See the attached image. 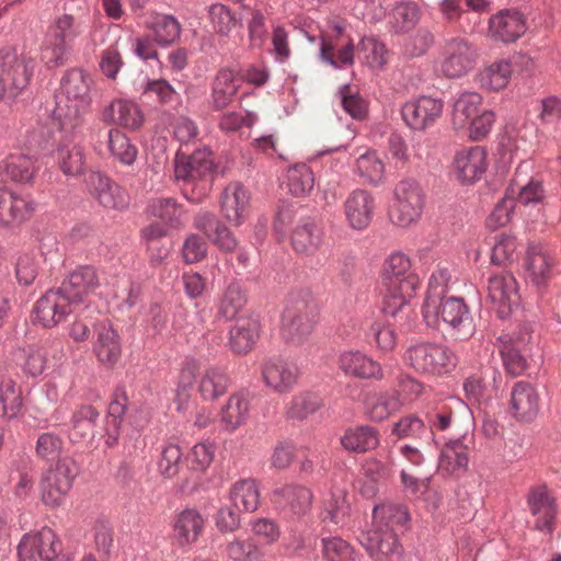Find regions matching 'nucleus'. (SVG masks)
Returning a JSON list of instances; mask_svg holds the SVG:
<instances>
[{
	"mask_svg": "<svg viewBox=\"0 0 561 561\" xmlns=\"http://www.w3.org/2000/svg\"><path fill=\"white\" fill-rule=\"evenodd\" d=\"M373 517L376 525L359 535L360 545L377 561L400 554L398 534L404 533L409 527L410 513L408 508L394 503L375 505Z\"/></svg>",
	"mask_w": 561,
	"mask_h": 561,
	"instance_id": "f257e3e1",
	"label": "nucleus"
},
{
	"mask_svg": "<svg viewBox=\"0 0 561 561\" xmlns=\"http://www.w3.org/2000/svg\"><path fill=\"white\" fill-rule=\"evenodd\" d=\"M382 283L386 291L381 311L392 318L403 310L420 287V278L411 270L410 259L401 252L392 253L385 261Z\"/></svg>",
	"mask_w": 561,
	"mask_h": 561,
	"instance_id": "f03ea898",
	"label": "nucleus"
},
{
	"mask_svg": "<svg viewBox=\"0 0 561 561\" xmlns=\"http://www.w3.org/2000/svg\"><path fill=\"white\" fill-rule=\"evenodd\" d=\"M444 289L430 283V289L422 306V313L427 325H436L440 319L456 340H467L474 334L476 324L468 305L462 298L442 297Z\"/></svg>",
	"mask_w": 561,
	"mask_h": 561,
	"instance_id": "7ed1b4c3",
	"label": "nucleus"
},
{
	"mask_svg": "<svg viewBox=\"0 0 561 561\" xmlns=\"http://www.w3.org/2000/svg\"><path fill=\"white\" fill-rule=\"evenodd\" d=\"M319 319V305L309 290L291 291L282 313L280 333L286 343L301 344Z\"/></svg>",
	"mask_w": 561,
	"mask_h": 561,
	"instance_id": "20e7f679",
	"label": "nucleus"
},
{
	"mask_svg": "<svg viewBox=\"0 0 561 561\" xmlns=\"http://www.w3.org/2000/svg\"><path fill=\"white\" fill-rule=\"evenodd\" d=\"M174 167V179L180 182H184L188 185H199L198 194H195V190H192V194L185 192V197L194 203L202 201L203 196L206 195V191L209 186L207 178H211L215 171V163L211 158V152L204 149H196L192 153L178 150L173 161Z\"/></svg>",
	"mask_w": 561,
	"mask_h": 561,
	"instance_id": "39448f33",
	"label": "nucleus"
},
{
	"mask_svg": "<svg viewBox=\"0 0 561 561\" xmlns=\"http://www.w3.org/2000/svg\"><path fill=\"white\" fill-rule=\"evenodd\" d=\"M33 60L19 55L15 48L0 50V101H13L30 84Z\"/></svg>",
	"mask_w": 561,
	"mask_h": 561,
	"instance_id": "423d86ee",
	"label": "nucleus"
},
{
	"mask_svg": "<svg viewBox=\"0 0 561 561\" xmlns=\"http://www.w3.org/2000/svg\"><path fill=\"white\" fill-rule=\"evenodd\" d=\"M403 362L415 373L427 376H442L455 367L453 352L446 345L433 342L409 346Z\"/></svg>",
	"mask_w": 561,
	"mask_h": 561,
	"instance_id": "0eeeda50",
	"label": "nucleus"
},
{
	"mask_svg": "<svg viewBox=\"0 0 561 561\" xmlns=\"http://www.w3.org/2000/svg\"><path fill=\"white\" fill-rule=\"evenodd\" d=\"M79 466L71 457L58 458L55 467L49 468L42 478V500L46 505L59 506L72 488L79 474Z\"/></svg>",
	"mask_w": 561,
	"mask_h": 561,
	"instance_id": "6e6552de",
	"label": "nucleus"
},
{
	"mask_svg": "<svg viewBox=\"0 0 561 561\" xmlns=\"http://www.w3.org/2000/svg\"><path fill=\"white\" fill-rule=\"evenodd\" d=\"M394 204L390 211L391 221L400 227H408L422 214L423 194L414 180H402L394 188Z\"/></svg>",
	"mask_w": 561,
	"mask_h": 561,
	"instance_id": "1a4fd4ad",
	"label": "nucleus"
},
{
	"mask_svg": "<svg viewBox=\"0 0 561 561\" xmlns=\"http://www.w3.org/2000/svg\"><path fill=\"white\" fill-rule=\"evenodd\" d=\"M61 552V542L48 527L37 534H26L18 546V561H55Z\"/></svg>",
	"mask_w": 561,
	"mask_h": 561,
	"instance_id": "9d476101",
	"label": "nucleus"
},
{
	"mask_svg": "<svg viewBox=\"0 0 561 561\" xmlns=\"http://www.w3.org/2000/svg\"><path fill=\"white\" fill-rule=\"evenodd\" d=\"M81 23L71 14H62L50 27L49 49L51 56L47 64L58 67L65 64L66 55L71 50L76 38L81 34Z\"/></svg>",
	"mask_w": 561,
	"mask_h": 561,
	"instance_id": "9b49d317",
	"label": "nucleus"
},
{
	"mask_svg": "<svg viewBox=\"0 0 561 561\" xmlns=\"http://www.w3.org/2000/svg\"><path fill=\"white\" fill-rule=\"evenodd\" d=\"M488 298L499 318H508L519 305L517 282L511 273L491 275L488 279Z\"/></svg>",
	"mask_w": 561,
	"mask_h": 561,
	"instance_id": "f8f14e48",
	"label": "nucleus"
},
{
	"mask_svg": "<svg viewBox=\"0 0 561 561\" xmlns=\"http://www.w3.org/2000/svg\"><path fill=\"white\" fill-rule=\"evenodd\" d=\"M527 27V18L515 8L502 9L489 19V36L497 43H515Z\"/></svg>",
	"mask_w": 561,
	"mask_h": 561,
	"instance_id": "ddd939ff",
	"label": "nucleus"
},
{
	"mask_svg": "<svg viewBox=\"0 0 561 561\" xmlns=\"http://www.w3.org/2000/svg\"><path fill=\"white\" fill-rule=\"evenodd\" d=\"M58 289L47 290L33 307V322L54 328L72 312V304Z\"/></svg>",
	"mask_w": 561,
	"mask_h": 561,
	"instance_id": "4468645a",
	"label": "nucleus"
},
{
	"mask_svg": "<svg viewBox=\"0 0 561 561\" xmlns=\"http://www.w3.org/2000/svg\"><path fill=\"white\" fill-rule=\"evenodd\" d=\"M530 340L531 328L529 324L522 325L516 336L503 335L499 337L501 343L500 353L505 369L512 377L520 376L526 371L528 363L523 351Z\"/></svg>",
	"mask_w": 561,
	"mask_h": 561,
	"instance_id": "2eb2a0df",
	"label": "nucleus"
},
{
	"mask_svg": "<svg viewBox=\"0 0 561 561\" xmlns=\"http://www.w3.org/2000/svg\"><path fill=\"white\" fill-rule=\"evenodd\" d=\"M61 90L67 99L69 116H79L84 113L91 103L90 81L88 75L81 69H71L61 79Z\"/></svg>",
	"mask_w": 561,
	"mask_h": 561,
	"instance_id": "dca6fc26",
	"label": "nucleus"
},
{
	"mask_svg": "<svg viewBox=\"0 0 561 561\" xmlns=\"http://www.w3.org/2000/svg\"><path fill=\"white\" fill-rule=\"evenodd\" d=\"M91 195L106 209L123 210L129 204L128 194L107 175L91 172L87 178Z\"/></svg>",
	"mask_w": 561,
	"mask_h": 561,
	"instance_id": "f3484780",
	"label": "nucleus"
},
{
	"mask_svg": "<svg viewBox=\"0 0 561 561\" xmlns=\"http://www.w3.org/2000/svg\"><path fill=\"white\" fill-rule=\"evenodd\" d=\"M445 55L442 72L447 78H460L474 66L476 51L465 38L448 39L445 45Z\"/></svg>",
	"mask_w": 561,
	"mask_h": 561,
	"instance_id": "a211bd4d",
	"label": "nucleus"
},
{
	"mask_svg": "<svg viewBox=\"0 0 561 561\" xmlns=\"http://www.w3.org/2000/svg\"><path fill=\"white\" fill-rule=\"evenodd\" d=\"M444 102L440 99L420 96L407 102L401 110L405 124L414 130H425L443 112Z\"/></svg>",
	"mask_w": 561,
	"mask_h": 561,
	"instance_id": "6ab92c4d",
	"label": "nucleus"
},
{
	"mask_svg": "<svg viewBox=\"0 0 561 561\" xmlns=\"http://www.w3.org/2000/svg\"><path fill=\"white\" fill-rule=\"evenodd\" d=\"M100 286L94 267L85 265L71 272L57 289L72 306L80 305L83 299Z\"/></svg>",
	"mask_w": 561,
	"mask_h": 561,
	"instance_id": "aec40b11",
	"label": "nucleus"
},
{
	"mask_svg": "<svg viewBox=\"0 0 561 561\" xmlns=\"http://www.w3.org/2000/svg\"><path fill=\"white\" fill-rule=\"evenodd\" d=\"M510 411L522 422H531L539 412V396L528 381H517L511 390Z\"/></svg>",
	"mask_w": 561,
	"mask_h": 561,
	"instance_id": "412c9836",
	"label": "nucleus"
},
{
	"mask_svg": "<svg viewBox=\"0 0 561 561\" xmlns=\"http://www.w3.org/2000/svg\"><path fill=\"white\" fill-rule=\"evenodd\" d=\"M312 499V492L308 488L298 484L276 488L272 494L274 504L294 516L307 514L311 507Z\"/></svg>",
	"mask_w": 561,
	"mask_h": 561,
	"instance_id": "4be33fe9",
	"label": "nucleus"
},
{
	"mask_svg": "<svg viewBox=\"0 0 561 561\" xmlns=\"http://www.w3.org/2000/svg\"><path fill=\"white\" fill-rule=\"evenodd\" d=\"M100 412L91 404L79 405L71 414L68 438L71 444H84L95 437Z\"/></svg>",
	"mask_w": 561,
	"mask_h": 561,
	"instance_id": "5701e85b",
	"label": "nucleus"
},
{
	"mask_svg": "<svg viewBox=\"0 0 561 561\" xmlns=\"http://www.w3.org/2000/svg\"><path fill=\"white\" fill-rule=\"evenodd\" d=\"M375 202L369 192L355 190L344 203L345 216L348 225L356 230L368 227L373 219Z\"/></svg>",
	"mask_w": 561,
	"mask_h": 561,
	"instance_id": "b1692460",
	"label": "nucleus"
},
{
	"mask_svg": "<svg viewBox=\"0 0 561 561\" xmlns=\"http://www.w3.org/2000/svg\"><path fill=\"white\" fill-rule=\"evenodd\" d=\"M339 367L345 374L362 379L381 380L380 364L359 351H346L339 356Z\"/></svg>",
	"mask_w": 561,
	"mask_h": 561,
	"instance_id": "393cba45",
	"label": "nucleus"
},
{
	"mask_svg": "<svg viewBox=\"0 0 561 561\" xmlns=\"http://www.w3.org/2000/svg\"><path fill=\"white\" fill-rule=\"evenodd\" d=\"M250 195L240 183L229 184L221 194L220 207L224 217L232 225L240 226L245 217Z\"/></svg>",
	"mask_w": 561,
	"mask_h": 561,
	"instance_id": "a878e982",
	"label": "nucleus"
},
{
	"mask_svg": "<svg viewBox=\"0 0 561 561\" xmlns=\"http://www.w3.org/2000/svg\"><path fill=\"white\" fill-rule=\"evenodd\" d=\"M195 226L203 231L221 251L232 252L237 249L238 241L233 233L216 217L205 211L195 218Z\"/></svg>",
	"mask_w": 561,
	"mask_h": 561,
	"instance_id": "bb28decb",
	"label": "nucleus"
},
{
	"mask_svg": "<svg viewBox=\"0 0 561 561\" xmlns=\"http://www.w3.org/2000/svg\"><path fill=\"white\" fill-rule=\"evenodd\" d=\"M485 158L486 152L478 146L458 152L454 161L458 179L462 183H472L479 180L486 169Z\"/></svg>",
	"mask_w": 561,
	"mask_h": 561,
	"instance_id": "cd10ccee",
	"label": "nucleus"
},
{
	"mask_svg": "<svg viewBox=\"0 0 561 561\" xmlns=\"http://www.w3.org/2000/svg\"><path fill=\"white\" fill-rule=\"evenodd\" d=\"M37 171L34 157L11 153L0 162V180L15 183H30Z\"/></svg>",
	"mask_w": 561,
	"mask_h": 561,
	"instance_id": "c85d7f7f",
	"label": "nucleus"
},
{
	"mask_svg": "<svg viewBox=\"0 0 561 561\" xmlns=\"http://www.w3.org/2000/svg\"><path fill=\"white\" fill-rule=\"evenodd\" d=\"M265 385L283 393L288 391L297 381V367L282 359H270L262 367Z\"/></svg>",
	"mask_w": 561,
	"mask_h": 561,
	"instance_id": "c756f323",
	"label": "nucleus"
},
{
	"mask_svg": "<svg viewBox=\"0 0 561 561\" xmlns=\"http://www.w3.org/2000/svg\"><path fill=\"white\" fill-rule=\"evenodd\" d=\"M261 324L256 318H238L229 332L230 348L237 354H247L260 337Z\"/></svg>",
	"mask_w": 561,
	"mask_h": 561,
	"instance_id": "7c9ffc66",
	"label": "nucleus"
},
{
	"mask_svg": "<svg viewBox=\"0 0 561 561\" xmlns=\"http://www.w3.org/2000/svg\"><path fill=\"white\" fill-rule=\"evenodd\" d=\"M96 331L98 340L93 347L94 353L101 363L113 366L122 354L119 335L110 321L101 322Z\"/></svg>",
	"mask_w": 561,
	"mask_h": 561,
	"instance_id": "2f4dec72",
	"label": "nucleus"
},
{
	"mask_svg": "<svg viewBox=\"0 0 561 561\" xmlns=\"http://www.w3.org/2000/svg\"><path fill=\"white\" fill-rule=\"evenodd\" d=\"M35 209L34 203L15 195L8 190H0V225L20 224Z\"/></svg>",
	"mask_w": 561,
	"mask_h": 561,
	"instance_id": "473e14b6",
	"label": "nucleus"
},
{
	"mask_svg": "<svg viewBox=\"0 0 561 561\" xmlns=\"http://www.w3.org/2000/svg\"><path fill=\"white\" fill-rule=\"evenodd\" d=\"M204 527V519L198 511L185 508L173 520L174 539L181 547L195 542Z\"/></svg>",
	"mask_w": 561,
	"mask_h": 561,
	"instance_id": "72a5a7b5",
	"label": "nucleus"
},
{
	"mask_svg": "<svg viewBox=\"0 0 561 561\" xmlns=\"http://www.w3.org/2000/svg\"><path fill=\"white\" fill-rule=\"evenodd\" d=\"M553 259L540 247L530 245L525 260L526 274L537 287L546 286L551 277Z\"/></svg>",
	"mask_w": 561,
	"mask_h": 561,
	"instance_id": "f704fd0d",
	"label": "nucleus"
},
{
	"mask_svg": "<svg viewBox=\"0 0 561 561\" xmlns=\"http://www.w3.org/2000/svg\"><path fill=\"white\" fill-rule=\"evenodd\" d=\"M528 504L531 514L540 516L536 522V528L551 533L557 508L554 500L548 495L546 486L533 489L528 495Z\"/></svg>",
	"mask_w": 561,
	"mask_h": 561,
	"instance_id": "c9c22d12",
	"label": "nucleus"
},
{
	"mask_svg": "<svg viewBox=\"0 0 561 561\" xmlns=\"http://www.w3.org/2000/svg\"><path fill=\"white\" fill-rule=\"evenodd\" d=\"M234 71L230 68H221L217 72L211 85V105L216 111L227 107L238 93Z\"/></svg>",
	"mask_w": 561,
	"mask_h": 561,
	"instance_id": "e433bc0d",
	"label": "nucleus"
},
{
	"mask_svg": "<svg viewBox=\"0 0 561 561\" xmlns=\"http://www.w3.org/2000/svg\"><path fill=\"white\" fill-rule=\"evenodd\" d=\"M341 444L346 450L366 453L379 445L378 431L370 425L347 428L341 437Z\"/></svg>",
	"mask_w": 561,
	"mask_h": 561,
	"instance_id": "4c0bfd02",
	"label": "nucleus"
},
{
	"mask_svg": "<svg viewBox=\"0 0 561 561\" xmlns=\"http://www.w3.org/2000/svg\"><path fill=\"white\" fill-rule=\"evenodd\" d=\"M248 302V295L240 283H231L221 295L217 305L216 318L231 321Z\"/></svg>",
	"mask_w": 561,
	"mask_h": 561,
	"instance_id": "58836bf2",
	"label": "nucleus"
},
{
	"mask_svg": "<svg viewBox=\"0 0 561 561\" xmlns=\"http://www.w3.org/2000/svg\"><path fill=\"white\" fill-rule=\"evenodd\" d=\"M291 245L297 253L312 254L321 243V232L316 222L306 219L297 225L290 237Z\"/></svg>",
	"mask_w": 561,
	"mask_h": 561,
	"instance_id": "ea45409f",
	"label": "nucleus"
},
{
	"mask_svg": "<svg viewBox=\"0 0 561 561\" xmlns=\"http://www.w3.org/2000/svg\"><path fill=\"white\" fill-rule=\"evenodd\" d=\"M230 500L237 511L251 513L257 510L260 494L254 480L237 482L230 492Z\"/></svg>",
	"mask_w": 561,
	"mask_h": 561,
	"instance_id": "a19ab883",
	"label": "nucleus"
},
{
	"mask_svg": "<svg viewBox=\"0 0 561 561\" xmlns=\"http://www.w3.org/2000/svg\"><path fill=\"white\" fill-rule=\"evenodd\" d=\"M229 385L230 378L226 370L211 367L202 377L198 389L205 400H216L227 392Z\"/></svg>",
	"mask_w": 561,
	"mask_h": 561,
	"instance_id": "79ce46f5",
	"label": "nucleus"
},
{
	"mask_svg": "<svg viewBox=\"0 0 561 561\" xmlns=\"http://www.w3.org/2000/svg\"><path fill=\"white\" fill-rule=\"evenodd\" d=\"M22 391L11 379L2 380L0 385V416L13 420L22 411Z\"/></svg>",
	"mask_w": 561,
	"mask_h": 561,
	"instance_id": "37998d69",
	"label": "nucleus"
},
{
	"mask_svg": "<svg viewBox=\"0 0 561 561\" xmlns=\"http://www.w3.org/2000/svg\"><path fill=\"white\" fill-rule=\"evenodd\" d=\"M150 216L159 218L170 228L181 226L182 207L172 197H159L152 199L147 208Z\"/></svg>",
	"mask_w": 561,
	"mask_h": 561,
	"instance_id": "c03bdc74",
	"label": "nucleus"
},
{
	"mask_svg": "<svg viewBox=\"0 0 561 561\" xmlns=\"http://www.w3.org/2000/svg\"><path fill=\"white\" fill-rule=\"evenodd\" d=\"M482 96L476 92L462 93L454 103L453 125L456 129L462 128L468 121L478 115Z\"/></svg>",
	"mask_w": 561,
	"mask_h": 561,
	"instance_id": "a18cd8bd",
	"label": "nucleus"
},
{
	"mask_svg": "<svg viewBox=\"0 0 561 561\" xmlns=\"http://www.w3.org/2000/svg\"><path fill=\"white\" fill-rule=\"evenodd\" d=\"M287 185L294 196H305L314 186V175L306 163H296L287 171Z\"/></svg>",
	"mask_w": 561,
	"mask_h": 561,
	"instance_id": "49530a36",
	"label": "nucleus"
},
{
	"mask_svg": "<svg viewBox=\"0 0 561 561\" xmlns=\"http://www.w3.org/2000/svg\"><path fill=\"white\" fill-rule=\"evenodd\" d=\"M323 405L321 397L314 392H304L293 398L286 415L288 419L302 421L316 413Z\"/></svg>",
	"mask_w": 561,
	"mask_h": 561,
	"instance_id": "de8ad7c7",
	"label": "nucleus"
},
{
	"mask_svg": "<svg viewBox=\"0 0 561 561\" xmlns=\"http://www.w3.org/2000/svg\"><path fill=\"white\" fill-rule=\"evenodd\" d=\"M249 412V402L240 393L230 396L228 402L221 409V421L227 428L233 431L245 422Z\"/></svg>",
	"mask_w": 561,
	"mask_h": 561,
	"instance_id": "09e8293b",
	"label": "nucleus"
},
{
	"mask_svg": "<svg viewBox=\"0 0 561 561\" xmlns=\"http://www.w3.org/2000/svg\"><path fill=\"white\" fill-rule=\"evenodd\" d=\"M401 407L400 394L397 390L386 391L376 397L367 405V414L373 421H383L391 413L399 410Z\"/></svg>",
	"mask_w": 561,
	"mask_h": 561,
	"instance_id": "8fccbe9b",
	"label": "nucleus"
},
{
	"mask_svg": "<svg viewBox=\"0 0 561 561\" xmlns=\"http://www.w3.org/2000/svg\"><path fill=\"white\" fill-rule=\"evenodd\" d=\"M209 20L220 36H228L233 28L242 25V21L225 4L214 3L208 8Z\"/></svg>",
	"mask_w": 561,
	"mask_h": 561,
	"instance_id": "3c124183",
	"label": "nucleus"
},
{
	"mask_svg": "<svg viewBox=\"0 0 561 561\" xmlns=\"http://www.w3.org/2000/svg\"><path fill=\"white\" fill-rule=\"evenodd\" d=\"M511 75V62L501 60L493 62L480 73V83L490 91H499L506 87Z\"/></svg>",
	"mask_w": 561,
	"mask_h": 561,
	"instance_id": "603ef678",
	"label": "nucleus"
},
{
	"mask_svg": "<svg viewBox=\"0 0 561 561\" xmlns=\"http://www.w3.org/2000/svg\"><path fill=\"white\" fill-rule=\"evenodd\" d=\"M108 149L113 157L122 163L130 165L137 157V148L129 138L118 129H111L107 133Z\"/></svg>",
	"mask_w": 561,
	"mask_h": 561,
	"instance_id": "864d4df0",
	"label": "nucleus"
},
{
	"mask_svg": "<svg viewBox=\"0 0 561 561\" xmlns=\"http://www.w3.org/2000/svg\"><path fill=\"white\" fill-rule=\"evenodd\" d=\"M60 134L54 126L42 125L28 133L27 144L35 151L49 153L60 146L57 139Z\"/></svg>",
	"mask_w": 561,
	"mask_h": 561,
	"instance_id": "5fc2aeb1",
	"label": "nucleus"
},
{
	"mask_svg": "<svg viewBox=\"0 0 561 561\" xmlns=\"http://www.w3.org/2000/svg\"><path fill=\"white\" fill-rule=\"evenodd\" d=\"M197 375V365L194 360H187L183 364L179 374L175 399L176 410L179 412L185 409V404L190 399V390L192 389Z\"/></svg>",
	"mask_w": 561,
	"mask_h": 561,
	"instance_id": "6e6d98bb",
	"label": "nucleus"
},
{
	"mask_svg": "<svg viewBox=\"0 0 561 561\" xmlns=\"http://www.w3.org/2000/svg\"><path fill=\"white\" fill-rule=\"evenodd\" d=\"M392 434L398 438H433L432 426L427 427L424 422L415 415H408L393 424Z\"/></svg>",
	"mask_w": 561,
	"mask_h": 561,
	"instance_id": "4d7b16f0",
	"label": "nucleus"
},
{
	"mask_svg": "<svg viewBox=\"0 0 561 561\" xmlns=\"http://www.w3.org/2000/svg\"><path fill=\"white\" fill-rule=\"evenodd\" d=\"M358 175L371 185H378L382 182L385 175V165L376 152H366L356 161Z\"/></svg>",
	"mask_w": 561,
	"mask_h": 561,
	"instance_id": "13d9d810",
	"label": "nucleus"
},
{
	"mask_svg": "<svg viewBox=\"0 0 561 561\" xmlns=\"http://www.w3.org/2000/svg\"><path fill=\"white\" fill-rule=\"evenodd\" d=\"M57 160L61 171L66 175L76 176L82 173L84 167V154L81 147L73 145L72 147L58 146Z\"/></svg>",
	"mask_w": 561,
	"mask_h": 561,
	"instance_id": "bf43d9fd",
	"label": "nucleus"
},
{
	"mask_svg": "<svg viewBox=\"0 0 561 561\" xmlns=\"http://www.w3.org/2000/svg\"><path fill=\"white\" fill-rule=\"evenodd\" d=\"M152 31L159 45L169 46L180 37L181 26L172 15H158L152 22Z\"/></svg>",
	"mask_w": 561,
	"mask_h": 561,
	"instance_id": "052dcab7",
	"label": "nucleus"
},
{
	"mask_svg": "<svg viewBox=\"0 0 561 561\" xmlns=\"http://www.w3.org/2000/svg\"><path fill=\"white\" fill-rule=\"evenodd\" d=\"M321 551L325 561H354L353 548L341 537H323Z\"/></svg>",
	"mask_w": 561,
	"mask_h": 561,
	"instance_id": "680f3d73",
	"label": "nucleus"
},
{
	"mask_svg": "<svg viewBox=\"0 0 561 561\" xmlns=\"http://www.w3.org/2000/svg\"><path fill=\"white\" fill-rule=\"evenodd\" d=\"M394 28L397 33L412 30L420 20V9L415 2H402L393 10Z\"/></svg>",
	"mask_w": 561,
	"mask_h": 561,
	"instance_id": "e2e57ef3",
	"label": "nucleus"
},
{
	"mask_svg": "<svg viewBox=\"0 0 561 561\" xmlns=\"http://www.w3.org/2000/svg\"><path fill=\"white\" fill-rule=\"evenodd\" d=\"M62 446L64 440L58 434L46 432L38 436L35 453L36 456L42 459L53 460L58 457L62 450Z\"/></svg>",
	"mask_w": 561,
	"mask_h": 561,
	"instance_id": "0e129e2a",
	"label": "nucleus"
},
{
	"mask_svg": "<svg viewBox=\"0 0 561 561\" xmlns=\"http://www.w3.org/2000/svg\"><path fill=\"white\" fill-rule=\"evenodd\" d=\"M229 558L234 561L256 560L261 554V548L254 539L234 540L227 546Z\"/></svg>",
	"mask_w": 561,
	"mask_h": 561,
	"instance_id": "69168bd1",
	"label": "nucleus"
},
{
	"mask_svg": "<svg viewBox=\"0 0 561 561\" xmlns=\"http://www.w3.org/2000/svg\"><path fill=\"white\" fill-rule=\"evenodd\" d=\"M38 274V262L33 253H23L15 264V276L20 285L30 286Z\"/></svg>",
	"mask_w": 561,
	"mask_h": 561,
	"instance_id": "338daca9",
	"label": "nucleus"
},
{
	"mask_svg": "<svg viewBox=\"0 0 561 561\" xmlns=\"http://www.w3.org/2000/svg\"><path fill=\"white\" fill-rule=\"evenodd\" d=\"M348 513L350 505L346 503L345 497L332 494L325 504L322 520L324 523L329 520L335 526H343L346 523Z\"/></svg>",
	"mask_w": 561,
	"mask_h": 561,
	"instance_id": "774afa93",
	"label": "nucleus"
}]
</instances>
